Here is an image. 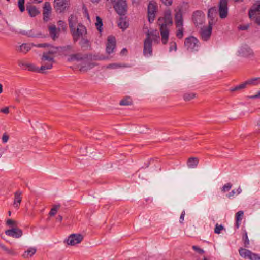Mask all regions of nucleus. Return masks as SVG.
I'll return each mask as SVG.
<instances>
[{
	"mask_svg": "<svg viewBox=\"0 0 260 260\" xmlns=\"http://www.w3.org/2000/svg\"><path fill=\"white\" fill-rule=\"evenodd\" d=\"M6 225L11 229L16 228L18 226L17 222L11 219H8L6 221Z\"/></svg>",
	"mask_w": 260,
	"mask_h": 260,
	"instance_id": "33",
	"label": "nucleus"
},
{
	"mask_svg": "<svg viewBox=\"0 0 260 260\" xmlns=\"http://www.w3.org/2000/svg\"><path fill=\"white\" fill-rule=\"evenodd\" d=\"M54 7L56 12L61 13L69 7L68 0H54Z\"/></svg>",
	"mask_w": 260,
	"mask_h": 260,
	"instance_id": "14",
	"label": "nucleus"
},
{
	"mask_svg": "<svg viewBox=\"0 0 260 260\" xmlns=\"http://www.w3.org/2000/svg\"><path fill=\"white\" fill-rule=\"evenodd\" d=\"M249 98L252 99H260V90H259L255 95L249 96Z\"/></svg>",
	"mask_w": 260,
	"mask_h": 260,
	"instance_id": "54",
	"label": "nucleus"
},
{
	"mask_svg": "<svg viewBox=\"0 0 260 260\" xmlns=\"http://www.w3.org/2000/svg\"><path fill=\"white\" fill-rule=\"evenodd\" d=\"M51 14V12H43V20L45 22H48L49 20V17L50 15Z\"/></svg>",
	"mask_w": 260,
	"mask_h": 260,
	"instance_id": "49",
	"label": "nucleus"
},
{
	"mask_svg": "<svg viewBox=\"0 0 260 260\" xmlns=\"http://www.w3.org/2000/svg\"><path fill=\"white\" fill-rule=\"evenodd\" d=\"M192 19L194 25L196 27L199 26L204 22L205 15L202 11L197 10L193 13Z\"/></svg>",
	"mask_w": 260,
	"mask_h": 260,
	"instance_id": "10",
	"label": "nucleus"
},
{
	"mask_svg": "<svg viewBox=\"0 0 260 260\" xmlns=\"http://www.w3.org/2000/svg\"><path fill=\"white\" fill-rule=\"evenodd\" d=\"M68 23L70 30H74L79 24L77 15L71 14L68 18Z\"/></svg>",
	"mask_w": 260,
	"mask_h": 260,
	"instance_id": "19",
	"label": "nucleus"
},
{
	"mask_svg": "<svg viewBox=\"0 0 260 260\" xmlns=\"http://www.w3.org/2000/svg\"><path fill=\"white\" fill-rule=\"evenodd\" d=\"M125 52H127V50L126 48H123L121 51V54H123Z\"/></svg>",
	"mask_w": 260,
	"mask_h": 260,
	"instance_id": "62",
	"label": "nucleus"
},
{
	"mask_svg": "<svg viewBox=\"0 0 260 260\" xmlns=\"http://www.w3.org/2000/svg\"><path fill=\"white\" fill-rule=\"evenodd\" d=\"M203 260H209L207 257H204Z\"/></svg>",
	"mask_w": 260,
	"mask_h": 260,
	"instance_id": "64",
	"label": "nucleus"
},
{
	"mask_svg": "<svg viewBox=\"0 0 260 260\" xmlns=\"http://www.w3.org/2000/svg\"><path fill=\"white\" fill-rule=\"evenodd\" d=\"M232 186V184L231 183H228L224 185L221 188V191L223 192H227L231 189Z\"/></svg>",
	"mask_w": 260,
	"mask_h": 260,
	"instance_id": "44",
	"label": "nucleus"
},
{
	"mask_svg": "<svg viewBox=\"0 0 260 260\" xmlns=\"http://www.w3.org/2000/svg\"><path fill=\"white\" fill-rule=\"evenodd\" d=\"M161 1L166 6H171L172 4V0H161Z\"/></svg>",
	"mask_w": 260,
	"mask_h": 260,
	"instance_id": "55",
	"label": "nucleus"
},
{
	"mask_svg": "<svg viewBox=\"0 0 260 260\" xmlns=\"http://www.w3.org/2000/svg\"><path fill=\"white\" fill-rule=\"evenodd\" d=\"M228 0H220L219 3V15L221 19L225 18L228 14Z\"/></svg>",
	"mask_w": 260,
	"mask_h": 260,
	"instance_id": "12",
	"label": "nucleus"
},
{
	"mask_svg": "<svg viewBox=\"0 0 260 260\" xmlns=\"http://www.w3.org/2000/svg\"><path fill=\"white\" fill-rule=\"evenodd\" d=\"M174 19L176 26L183 25V20L182 17V13L180 10L176 12Z\"/></svg>",
	"mask_w": 260,
	"mask_h": 260,
	"instance_id": "21",
	"label": "nucleus"
},
{
	"mask_svg": "<svg viewBox=\"0 0 260 260\" xmlns=\"http://www.w3.org/2000/svg\"><path fill=\"white\" fill-rule=\"evenodd\" d=\"M83 9L84 10V14H85V16L87 17V18L88 20H89V18H90L89 15L88 13V10H87V8L85 6H83Z\"/></svg>",
	"mask_w": 260,
	"mask_h": 260,
	"instance_id": "53",
	"label": "nucleus"
},
{
	"mask_svg": "<svg viewBox=\"0 0 260 260\" xmlns=\"http://www.w3.org/2000/svg\"><path fill=\"white\" fill-rule=\"evenodd\" d=\"M24 3L25 0H19L18 2V7L21 12H24L25 10Z\"/></svg>",
	"mask_w": 260,
	"mask_h": 260,
	"instance_id": "45",
	"label": "nucleus"
},
{
	"mask_svg": "<svg viewBox=\"0 0 260 260\" xmlns=\"http://www.w3.org/2000/svg\"><path fill=\"white\" fill-rule=\"evenodd\" d=\"M246 87V85L245 82H244L234 87L230 88V91L231 92H234L235 91L240 90L245 88Z\"/></svg>",
	"mask_w": 260,
	"mask_h": 260,
	"instance_id": "39",
	"label": "nucleus"
},
{
	"mask_svg": "<svg viewBox=\"0 0 260 260\" xmlns=\"http://www.w3.org/2000/svg\"><path fill=\"white\" fill-rule=\"evenodd\" d=\"M244 215V212L243 211H239L235 214V229H238L240 227L241 224V220L242 219L243 216Z\"/></svg>",
	"mask_w": 260,
	"mask_h": 260,
	"instance_id": "23",
	"label": "nucleus"
},
{
	"mask_svg": "<svg viewBox=\"0 0 260 260\" xmlns=\"http://www.w3.org/2000/svg\"><path fill=\"white\" fill-rule=\"evenodd\" d=\"M74 28V30L71 31L73 36V40L75 42H77L80 38L83 37L87 34V29L85 26L81 23H79L77 26Z\"/></svg>",
	"mask_w": 260,
	"mask_h": 260,
	"instance_id": "7",
	"label": "nucleus"
},
{
	"mask_svg": "<svg viewBox=\"0 0 260 260\" xmlns=\"http://www.w3.org/2000/svg\"><path fill=\"white\" fill-rule=\"evenodd\" d=\"M235 194H237L236 191H235L234 189L232 190L231 192H230L228 194V197L229 198H231L232 197H234Z\"/></svg>",
	"mask_w": 260,
	"mask_h": 260,
	"instance_id": "56",
	"label": "nucleus"
},
{
	"mask_svg": "<svg viewBox=\"0 0 260 260\" xmlns=\"http://www.w3.org/2000/svg\"><path fill=\"white\" fill-rule=\"evenodd\" d=\"M239 255L245 259L249 260H260V255L253 253L250 250L240 247L239 249Z\"/></svg>",
	"mask_w": 260,
	"mask_h": 260,
	"instance_id": "8",
	"label": "nucleus"
},
{
	"mask_svg": "<svg viewBox=\"0 0 260 260\" xmlns=\"http://www.w3.org/2000/svg\"><path fill=\"white\" fill-rule=\"evenodd\" d=\"M260 83V77L253 78L245 81L246 86L247 85H256Z\"/></svg>",
	"mask_w": 260,
	"mask_h": 260,
	"instance_id": "31",
	"label": "nucleus"
},
{
	"mask_svg": "<svg viewBox=\"0 0 260 260\" xmlns=\"http://www.w3.org/2000/svg\"><path fill=\"white\" fill-rule=\"evenodd\" d=\"M196 94L193 93H186L183 95V98L185 101H190L194 98Z\"/></svg>",
	"mask_w": 260,
	"mask_h": 260,
	"instance_id": "41",
	"label": "nucleus"
},
{
	"mask_svg": "<svg viewBox=\"0 0 260 260\" xmlns=\"http://www.w3.org/2000/svg\"><path fill=\"white\" fill-rule=\"evenodd\" d=\"M177 28L176 35L179 39H181L183 36L184 28L183 25L176 26Z\"/></svg>",
	"mask_w": 260,
	"mask_h": 260,
	"instance_id": "37",
	"label": "nucleus"
},
{
	"mask_svg": "<svg viewBox=\"0 0 260 260\" xmlns=\"http://www.w3.org/2000/svg\"><path fill=\"white\" fill-rule=\"evenodd\" d=\"M96 22L95 26L99 32H101L102 30L103 22L102 19L99 16H96Z\"/></svg>",
	"mask_w": 260,
	"mask_h": 260,
	"instance_id": "38",
	"label": "nucleus"
},
{
	"mask_svg": "<svg viewBox=\"0 0 260 260\" xmlns=\"http://www.w3.org/2000/svg\"><path fill=\"white\" fill-rule=\"evenodd\" d=\"M83 239V236L81 234H73L68 238L67 242L69 245H74L80 243Z\"/></svg>",
	"mask_w": 260,
	"mask_h": 260,
	"instance_id": "16",
	"label": "nucleus"
},
{
	"mask_svg": "<svg viewBox=\"0 0 260 260\" xmlns=\"http://www.w3.org/2000/svg\"><path fill=\"white\" fill-rule=\"evenodd\" d=\"M26 10L31 17H35L40 13V11L34 6H27Z\"/></svg>",
	"mask_w": 260,
	"mask_h": 260,
	"instance_id": "24",
	"label": "nucleus"
},
{
	"mask_svg": "<svg viewBox=\"0 0 260 260\" xmlns=\"http://www.w3.org/2000/svg\"><path fill=\"white\" fill-rule=\"evenodd\" d=\"M3 92V86L0 83V94L1 93H2Z\"/></svg>",
	"mask_w": 260,
	"mask_h": 260,
	"instance_id": "63",
	"label": "nucleus"
},
{
	"mask_svg": "<svg viewBox=\"0 0 260 260\" xmlns=\"http://www.w3.org/2000/svg\"><path fill=\"white\" fill-rule=\"evenodd\" d=\"M54 54L52 51H48L43 52L41 57L42 66L40 68L36 67L32 64H26L28 70L30 71L36 72L40 73H44L45 70L51 69L52 68L53 63L54 62L53 57L51 55Z\"/></svg>",
	"mask_w": 260,
	"mask_h": 260,
	"instance_id": "2",
	"label": "nucleus"
},
{
	"mask_svg": "<svg viewBox=\"0 0 260 260\" xmlns=\"http://www.w3.org/2000/svg\"><path fill=\"white\" fill-rule=\"evenodd\" d=\"M34 46L38 48H45L51 46V45L48 43H40L34 45Z\"/></svg>",
	"mask_w": 260,
	"mask_h": 260,
	"instance_id": "50",
	"label": "nucleus"
},
{
	"mask_svg": "<svg viewBox=\"0 0 260 260\" xmlns=\"http://www.w3.org/2000/svg\"><path fill=\"white\" fill-rule=\"evenodd\" d=\"M0 112L5 114H8L9 113V109L8 107H5L0 110Z\"/></svg>",
	"mask_w": 260,
	"mask_h": 260,
	"instance_id": "58",
	"label": "nucleus"
},
{
	"mask_svg": "<svg viewBox=\"0 0 260 260\" xmlns=\"http://www.w3.org/2000/svg\"><path fill=\"white\" fill-rule=\"evenodd\" d=\"M157 4L154 1H150L148 5V19L150 23L154 21L157 11Z\"/></svg>",
	"mask_w": 260,
	"mask_h": 260,
	"instance_id": "9",
	"label": "nucleus"
},
{
	"mask_svg": "<svg viewBox=\"0 0 260 260\" xmlns=\"http://www.w3.org/2000/svg\"><path fill=\"white\" fill-rule=\"evenodd\" d=\"M217 8L215 7H213L208 10V17L211 19L212 21H213L215 17L217 14Z\"/></svg>",
	"mask_w": 260,
	"mask_h": 260,
	"instance_id": "28",
	"label": "nucleus"
},
{
	"mask_svg": "<svg viewBox=\"0 0 260 260\" xmlns=\"http://www.w3.org/2000/svg\"><path fill=\"white\" fill-rule=\"evenodd\" d=\"M242 240L244 242V246L245 248H249V240L248 237L247 232L245 230L242 236Z\"/></svg>",
	"mask_w": 260,
	"mask_h": 260,
	"instance_id": "35",
	"label": "nucleus"
},
{
	"mask_svg": "<svg viewBox=\"0 0 260 260\" xmlns=\"http://www.w3.org/2000/svg\"><path fill=\"white\" fill-rule=\"evenodd\" d=\"M173 50H174L175 51H176L177 50V45L175 42H171L170 43L169 50H170V51H171Z\"/></svg>",
	"mask_w": 260,
	"mask_h": 260,
	"instance_id": "51",
	"label": "nucleus"
},
{
	"mask_svg": "<svg viewBox=\"0 0 260 260\" xmlns=\"http://www.w3.org/2000/svg\"><path fill=\"white\" fill-rule=\"evenodd\" d=\"M199 163V159L197 157H190L187 162L189 168H194L197 166Z\"/></svg>",
	"mask_w": 260,
	"mask_h": 260,
	"instance_id": "26",
	"label": "nucleus"
},
{
	"mask_svg": "<svg viewBox=\"0 0 260 260\" xmlns=\"http://www.w3.org/2000/svg\"><path fill=\"white\" fill-rule=\"evenodd\" d=\"M88 58V55L84 54L83 55L80 53H77L76 54H73L70 55L69 58H68L69 61H81L83 60L84 59H86Z\"/></svg>",
	"mask_w": 260,
	"mask_h": 260,
	"instance_id": "20",
	"label": "nucleus"
},
{
	"mask_svg": "<svg viewBox=\"0 0 260 260\" xmlns=\"http://www.w3.org/2000/svg\"><path fill=\"white\" fill-rule=\"evenodd\" d=\"M158 21L160 26L161 41L162 44L165 45L167 43L169 39V29L168 27L171 26L173 24L171 11L170 10L165 11L164 16L159 17Z\"/></svg>",
	"mask_w": 260,
	"mask_h": 260,
	"instance_id": "1",
	"label": "nucleus"
},
{
	"mask_svg": "<svg viewBox=\"0 0 260 260\" xmlns=\"http://www.w3.org/2000/svg\"><path fill=\"white\" fill-rule=\"evenodd\" d=\"M121 67H126L125 66H121L118 63H111L107 66V68L109 69H116Z\"/></svg>",
	"mask_w": 260,
	"mask_h": 260,
	"instance_id": "48",
	"label": "nucleus"
},
{
	"mask_svg": "<svg viewBox=\"0 0 260 260\" xmlns=\"http://www.w3.org/2000/svg\"><path fill=\"white\" fill-rule=\"evenodd\" d=\"M192 248L193 250H194L196 252L199 254H202L205 253V251L202 249L200 248L197 246L193 245L192 246Z\"/></svg>",
	"mask_w": 260,
	"mask_h": 260,
	"instance_id": "46",
	"label": "nucleus"
},
{
	"mask_svg": "<svg viewBox=\"0 0 260 260\" xmlns=\"http://www.w3.org/2000/svg\"><path fill=\"white\" fill-rule=\"evenodd\" d=\"M249 18L254 21V23L260 25V1L255 3L252 8L249 11Z\"/></svg>",
	"mask_w": 260,
	"mask_h": 260,
	"instance_id": "3",
	"label": "nucleus"
},
{
	"mask_svg": "<svg viewBox=\"0 0 260 260\" xmlns=\"http://www.w3.org/2000/svg\"><path fill=\"white\" fill-rule=\"evenodd\" d=\"M48 32L51 38L55 41L58 38L60 31V28H57L55 25H51L48 26Z\"/></svg>",
	"mask_w": 260,
	"mask_h": 260,
	"instance_id": "17",
	"label": "nucleus"
},
{
	"mask_svg": "<svg viewBox=\"0 0 260 260\" xmlns=\"http://www.w3.org/2000/svg\"><path fill=\"white\" fill-rule=\"evenodd\" d=\"M116 47V39L113 36H109L108 37L107 41L106 43V52L108 54L112 53Z\"/></svg>",
	"mask_w": 260,
	"mask_h": 260,
	"instance_id": "15",
	"label": "nucleus"
},
{
	"mask_svg": "<svg viewBox=\"0 0 260 260\" xmlns=\"http://www.w3.org/2000/svg\"><path fill=\"white\" fill-rule=\"evenodd\" d=\"M242 192V189L240 187H239V188L237 189L236 192L237 195L239 194Z\"/></svg>",
	"mask_w": 260,
	"mask_h": 260,
	"instance_id": "61",
	"label": "nucleus"
},
{
	"mask_svg": "<svg viewBox=\"0 0 260 260\" xmlns=\"http://www.w3.org/2000/svg\"><path fill=\"white\" fill-rule=\"evenodd\" d=\"M57 221L61 222L62 220V217L61 215H58L56 218Z\"/></svg>",
	"mask_w": 260,
	"mask_h": 260,
	"instance_id": "60",
	"label": "nucleus"
},
{
	"mask_svg": "<svg viewBox=\"0 0 260 260\" xmlns=\"http://www.w3.org/2000/svg\"><path fill=\"white\" fill-rule=\"evenodd\" d=\"M238 53L239 55L244 57L250 58L254 56L253 50L247 45L242 46Z\"/></svg>",
	"mask_w": 260,
	"mask_h": 260,
	"instance_id": "13",
	"label": "nucleus"
},
{
	"mask_svg": "<svg viewBox=\"0 0 260 260\" xmlns=\"http://www.w3.org/2000/svg\"><path fill=\"white\" fill-rule=\"evenodd\" d=\"M60 205H55L53 206V207L51 209L49 215L50 216H53L55 215L58 209L60 207Z\"/></svg>",
	"mask_w": 260,
	"mask_h": 260,
	"instance_id": "40",
	"label": "nucleus"
},
{
	"mask_svg": "<svg viewBox=\"0 0 260 260\" xmlns=\"http://www.w3.org/2000/svg\"><path fill=\"white\" fill-rule=\"evenodd\" d=\"M118 26L122 30H125L129 26V23L127 22L125 19L123 17H120L118 21Z\"/></svg>",
	"mask_w": 260,
	"mask_h": 260,
	"instance_id": "25",
	"label": "nucleus"
},
{
	"mask_svg": "<svg viewBox=\"0 0 260 260\" xmlns=\"http://www.w3.org/2000/svg\"><path fill=\"white\" fill-rule=\"evenodd\" d=\"M185 211L183 210L181 214V215L180 216V220H179L180 222L181 223H182L183 222V220L184 219V216H185Z\"/></svg>",
	"mask_w": 260,
	"mask_h": 260,
	"instance_id": "57",
	"label": "nucleus"
},
{
	"mask_svg": "<svg viewBox=\"0 0 260 260\" xmlns=\"http://www.w3.org/2000/svg\"><path fill=\"white\" fill-rule=\"evenodd\" d=\"M80 44L82 48H88L90 47L89 41L86 38H82L80 42Z\"/></svg>",
	"mask_w": 260,
	"mask_h": 260,
	"instance_id": "36",
	"label": "nucleus"
},
{
	"mask_svg": "<svg viewBox=\"0 0 260 260\" xmlns=\"http://www.w3.org/2000/svg\"><path fill=\"white\" fill-rule=\"evenodd\" d=\"M36 252V249L35 248H30L27 251H25L22 255V256L25 258L31 257Z\"/></svg>",
	"mask_w": 260,
	"mask_h": 260,
	"instance_id": "29",
	"label": "nucleus"
},
{
	"mask_svg": "<svg viewBox=\"0 0 260 260\" xmlns=\"http://www.w3.org/2000/svg\"><path fill=\"white\" fill-rule=\"evenodd\" d=\"M143 55L146 57H150L153 55L152 39L150 34H146V37L144 40Z\"/></svg>",
	"mask_w": 260,
	"mask_h": 260,
	"instance_id": "6",
	"label": "nucleus"
},
{
	"mask_svg": "<svg viewBox=\"0 0 260 260\" xmlns=\"http://www.w3.org/2000/svg\"><path fill=\"white\" fill-rule=\"evenodd\" d=\"M223 229L224 227L222 225H218V224H217L214 229V232L216 234H220L221 231Z\"/></svg>",
	"mask_w": 260,
	"mask_h": 260,
	"instance_id": "47",
	"label": "nucleus"
},
{
	"mask_svg": "<svg viewBox=\"0 0 260 260\" xmlns=\"http://www.w3.org/2000/svg\"><path fill=\"white\" fill-rule=\"evenodd\" d=\"M212 24L213 22L210 21L208 27H203L201 29L200 34L203 40L207 41L210 38L212 30Z\"/></svg>",
	"mask_w": 260,
	"mask_h": 260,
	"instance_id": "11",
	"label": "nucleus"
},
{
	"mask_svg": "<svg viewBox=\"0 0 260 260\" xmlns=\"http://www.w3.org/2000/svg\"><path fill=\"white\" fill-rule=\"evenodd\" d=\"M119 104L122 106H129L132 104V100L130 97L127 96L121 100Z\"/></svg>",
	"mask_w": 260,
	"mask_h": 260,
	"instance_id": "34",
	"label": "nucleus"
},
{
	"mask_svg": "<svg viewBox=\"0 0 260 260\" xmlns=\"http://www.w3.org/2000/svg\"><path fill=\"white\" fill-rule=\"evenodd\" d=\"M9 136L6 133L4 134L2 137V141L4 143H6L9 140Z\"/></svg>",
	"mask_w": 260,
	"mask_h": 260,
	"instance_id": "52",
	"label": "nucleus"
},
{
	"mask_svg": "<svg viewBox=\"0 0 260 260\" xmlns=\"http://www.w3.org/2000/svg\"><path fill=\"white\" fill-rule=\"evenodd\" d=\"M31 48V45L27 43H23L19 46V50L21 52L26 53Z\"/></svg>",
	"mask_w": 260,
	"mask_h": 260,
	"instance_id": "30",
	"label": "nucleus"
},
{
	"mask_svg": "<svg viewBox=\"0 0 260 260\" xmlns=\"http://www.w3.org/2000/svg\"><path fill=\"white\" fill-rule=\"evenodd\" d=\"M184 45L188 51L194 52L199 50L200 42L196 37L190 36L185 39Z\"/></svg>",
	"mask_w": 260,
	"mask_h": 260,
	"instance_id": "4",
	"label": "nucleus"
},
{
	"mask_svg": "<svg viewBox=\"0 0 260 260\" xmlns=\"http://www.w3.org/2000/svg\"><path fill=\"white\" fill-rule=\"evenodd\" d=\"M248 28V25H241L240 27H239V29H241V30H247Z\"/></svg>",
	"mask_w": 260,
	"mask_h": 260,
	"instance_id": "59",
	"label": "nucleus"
},
{
	"mask_svg": "<svg viewBox=\"0 0 260 260\" xmlns=\"http://www.w3.org/2000/svg\"><path fill=\"white\" fill-rule=\"evenodd\" d=\"M51 7L49 2H45L44 3V5L43 7V12H51Z\"/></svg>",
	"mask_w": 260,
	"mask_h": 260,
	"instance_id": "43",
	"label": "nucleus"
},
{
	"mask_svg": "<svg viewBox=\"0 0 260 260\" xmlns=\"http://www.w3.org/2000/svg\"><path fill=\"white\" fill-rule=\"evenodd\" d=\"M116 12L120 15H124L127 11V4L125 0H111Z\"/></svg>",
	"mask_w": 260,
	"mask_h": 260,
	"instance_id": "5",
	"label": "nucleus"
},
{
	"mask_svg": "<svg viewBox=\"0 0 260 260\" xmlns=\"http://www.w3.org/2000/svg\"><path fill=\"white\" fill-rule=\"evenodd\" d=\"M57 24L59 26V28L61 29L63 31H66L67 29V24L64 21L62 20H59L57 22Z\"/></svg>",
	"mask_w": 260,
	"mask_h": 260,
	"instance_id": "42",
	"label": "nucleus"
},
{
	"mask_svg": "<svg viewBox=\"0 0 260 260\" xmlns=\"http://www.w3.org/2000/svg\"><path fill=\"white\" fill-rule=\"evenodd\" d=\"M147 34H150V38L152 39V42L153 41L155 43H158L160 41L159 34L155 30V33L153 32H148Z\"/></svg>",
	"mask_w": 260,
	"mask_h": 260,
	"instance_id": "27",
	"label": "nucleus"
},
{
	"mask_svg": "<svg viewBox=\"0 0 260 260\" xmlns=\"http://www.w3.org/2000/svg\"><path fill=\"white\" fill-rule=\"evenodd\" d=\"M0 247L2 248V249L5 251L7 253L11 255H17V252L13 249H9L5 245L3 244H0Z\"/></svg>",
	"mask_w": 260,
	"mask_h": 260,
	"instance_id": "32",
	"label": "nucleus"
},
{
	"mask_svg": "<svg viewBox=\"0 0 260 260\" xmlns=\"http://www.w3.org/2000/svg\"><path fill=\"white\" fill-rule=\"evenodd\" d=\"M22 192L20 190H17L14 193V206L16 208H19L20 205L22 201Z\"/></svg>",
	"mask_w": 260,
	"mask_h": 260,
	"instance_id": "22",
	"label": "nucleus"
},
{
	"mask_svg": "<svg viewBox=\"0 0 260 260\" xmlns=\"http://www.w3.org/2000/svg\"><path fill=\"white\" fill-rule=\"evenodd\" d=\"M5 233L6 235L15 238H19L23 234L22 230L18 228L7 230L5 231Z\"/></svg>",
	"mask_w": 260,
	"mask_h": 260,
	"instance_id": "18",
	"label": "nucleus"
}]
</instances>
